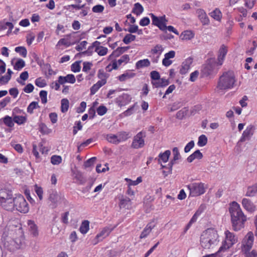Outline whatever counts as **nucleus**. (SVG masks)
<instances>
[{"instance_id":"obj_1","label":"nucleus","mask_w":257,"mask_h":257,"mask_svg":"<svg viewBox=\"0 0 257 257\" xmlns=\"http://www.w3.org/2000/svg\"><path fill=\"white\" fill-rule=\"evenodd\" d=\"M229 211L233 229L236 231L243 228L244 223L246 221V217L243 213L239 205L236 202H232Z\"/></svg>"},{"instance_id":"obj_2","label":"nucleus","mask_w":257,"mask_h":257,"mask_svg":"<svg viewBox=\"0 0 257 257\" xmlns=\"http://www.w3.org/2000/svg\"><path fill=\"white\" fill-rule=\"evenodd\" d=\"M219 242V236L217 230L209 228L203 231L200 236V243L206 249L214 248Z\"/></svg>"},{"instance_id":"obj_3","label":"nucleus","mask_w":257,"mask_h":257,"mask_svg":"<svg viewBox=\"0 0 257 257\" xmlns=\"http://www.w3.org/2000/svg\"><path fill=\"white\" fill-rule=\"evenodd\" d=\"M236 82V79L233 71L224 72L218 79L216 90L217 91H223L231 89L234 87Z\"/></svg>"},{"instance_id":"obj_4","label":"nucleus","mask_w":257,"mask_h":257,"mask_svg":"<svg viewBox=\"0 0 257 257\" xmlns=\"http://www.w3.org/2000/svg\"><path fill=\"white\" fill-rule=\"evenodd\" d=\"M17 231L20 234L19 237L14 238L8 237L4 242L5 248L12 252L21 248L24 243V239L22 234V232L20 227L17 229Z\"/></svg>"},{"instance_id":"obj_5","label":"nucleus","mask_w":257,"mask_h":257,"mask_svg":"<svg viewBox=\"0 0 257 257\" xmlns=\"http://www.w3.org/2000/svg\"><path fill=\"white\" fill-rule=\"evenodd\" d=\"M219 66L215 58H210L207 60L206 63L203 65L201 68V72L204 76H208L213 73H216Z\"/></svg>"},{"instance_id":"obj_6","label":"nucleus","mask_w":257,"mask_h":257,"mask_svg":"<svg viewBox=\"0 0 257 257\" xmlns=\"http://www.w3.org/2000/svg\"><path fill=\"white\" fill-rule=\"evenodd\" d=\"M191 196L196 197L200 196L205 192L207 188L204 183L202 182H194L187 185Z\"/></svg>"},{"instance_id":"obj_7","label":"nucleus","mask_w":257,"mask_h":257,"mask_svg":"<svg viewBox=\"0 0 257 257\" xmlns=\"http://www.w3.org/2000/svg\"><path fill=\"white\" fill-rule=\"evenodd\" d=\"M15 208L22 213H27L29 211L28 204L24 197L19 195L14 198Z\"/></svg>"},{"instance_id":"obj_8","label":"nucleus","mask_w":257,"mask_h":257,"mask_svg":"<svg viewBox=\"0 0 257 257\" xmlns=\"http://www.w3.org/2000/svg\"><path fill=\"white\" fill-rule=\"evenodd\" d=\"M225 234L226 236L225 240L223 243L222 246L220 247L218 252H220L228 249L237 241V238L232 233L227 230L225 231Z\"/></svg>"},{"instance_id":"obj_9","label":"nucleus","mask_w":257,"mask_h":257,"mask_svg":"<svg viewBox=\"0 0 257 257\" xmlns=\"http://www.w3.org/2000/svg\"><path fill=\"white\" fill-rule=\"evenodd\" d=\"M172 152L173 158L170 161L169 163L168 164V166H164L161 164L162 168H166L168 169L167 173H166V171H163V173L165 176H167L168 174H171L172 173L173 166L176 163V161L177 160L181 158V156L177 147H174L172 150Z\"/></svg>"},{"instance_id":"obj_10","label":"nucleus","mask_w":257,"mask_h":257,"mask_svg":"<svg viewBox=\"0 0 257 257\" xmlns=\"http://www.w3.org/2000/svg\"><path fill=\"white\" fill-rule=\"evenodd\" d=\"M153 25L157 26L160 30L163 31L167 30V22L168 20L166 19L165 16L158 17L155 16L153 14H150Z\"/></svg>"},{"instance_id":"obj_11","label":"nucleus","mask_w":257,"mask_h":257,"mask_svg":"<svg viewBox=\"0 0 257 257\" xmlns=\"http://www.w3.org/2000/svg\"><path fill=\"white\" fill-rule=\"evenodd\" d=\"M146 137V133L140 132L136 135L133 139L131 145L132 148L138 149L143 148L145 146L144 138Z\"/></svg>"},{"instance_id":"obj_12","label":"nucleus","mask_w":257,"mask_h":257,"mask_svg":"<svg viewBox=\"0 0 257 257\" xmlns=\"http://www.w3.org/2000/svg\"><path fill=\"white\" fill-rule=\"evenodd\" d=\"M113 230V228L110 227H105L102 229L101 232L97 234L95 237L92 240V243L93 245L96 244L99 241L102 240L103 238L107 236Z\"/></svg>"},{"instance_id":"obj_13","label":"nucleus","mask_w":257,"mask_h":257,"mask_svg":"<svg viewBox=\"0 0 257 257\" xmlns=\"http://www.w3.org/2000/svg\"><path fill=\"white\" fill-rule=\"evenodd\" d=\"M254 236L252 232L249 231L247 233L244 238L243 243V248L244 251L247 252L251 248L253 242Z\"/></svg>"},{"instance_id":"obj_14","label":"nucleus","mask_w":257,"mask_h":257,"mask_svg":"<svg viewBox=\"0 0 257 257\" xmlns=\"http://www.w3.org/2000/svg\"><path fill=\"white\" fill-rule=\"evenodd\" d=\"M255 127L253 125H249L243 131L242 136L239 140L240 142H245L246 140H249L254 134Z\"/></svg>"},{"instance_id":"obj_15","label":"nucleus","mask_w":257,"mask_h":257,"mask_svg":"<svg viewBox=\"0 0 257 257\" xmlns=\"http://www.w3.org/2000/svg\"><path fill=\"white\" fill-rule=\"evenodd\" d=\"M21 110L18 108L14 109L12 113V116L14 119V123H16L19 125L24 124L27 120V118L25 116H21L16 115V113H21Z\"/></svg>"},{"instance_id":"obj_16","label":"nucleus","mask_w":257,"mask_h":257,"mask_svg":"<svg viewBox=\"0 0 257 257\" xmlns=\"http://www.w3.org/2000/svg\"><path fill=\"white\" fill-rule=\"evenodd\" d=\"M196 14L203 25H208L209 24V18L203 9H199L197 10Z\"/></svg>"},{"instance_id":"obj_17","label":"nucleus","mask_w":257,"mask_h":257,"mask_svg":"<svg viewBox=\"0 0 257 257\" xmlns=\"http://www.w3.org/2000/svg\"><path fill=\"white\" fill-rule=\"evenodd\" d=\"M49 199L51 202L53 208L57 206V202L60 199V196L57 191L54 189H51L49 191Z\"/></svg>"},{"instance_id":"obj_18","label":"nucleus","mask_w":257,"mask_h":257,"mask_svg":"<svg viewBox=\"0 0 257 257\" xmlns=\"http://www.w3.org/2000/svg\"><path fill=\"white\" fill-rule=\"evenodd\" d=\"M227 52V49L226 47L224 45H222L219 50L217 61V64L219 66L222 65Z\"/></svg>"},{"instance_id":"obj_19","label":"nucleus","mask_w":257,"mask_h":257,"mask_svg":"<svg viewBox=\"0 0 257 257\" xmlns=\"http://www.w3.org/2000/svg\"><path fill=\"white\" fill-rule=\"evenodd\" d=\"M193 62V59L191 58L186 59L182 64L180 69V73L181 74H186L190 69V65Z\"/></svg>"},{"instance_id":"obj_20","label":"nucleus","mask_w":257,"mask_h":257,"mask_svg":"<svg viewBox=\"0 0 257 257\" xmlns=\"http://www.w3.org/2000/svg\"><path fill=\"white\" fill-rule=\"evenodd\" d=\"M3 207L8 211H13L15 208L14 198H12V196L6 200L5 203L1 204Z\"/></svg>"},{"instance_id":"obj_21","label":"nucleus","mask_w":257,"mask_h":257,"mask_svg":"<svg viewBox=\"0 0 257 257\" xmlns=\"http://www.w3.org/2000/svg\"><path fill=\"white\" fill-rule=\"evenodd\" d=\"M1 120H2L4 123L9 127V128L7 130V131L9 132H11V131L13 130L12 127L14 125V121L13 116L11 117L9 115H6L2 118Z\"/></svg>"},{"instance_id":"obj_22","label":"nucleus","mask_w":257,"mask_h":257,"mask_svg":"<svg viewBox=\"0 0 257 257\" xmlns=\"http://www.w3.org/2000/svg\"><path fill=\"white\" fill-rule=\"evenodd\" d=\"M242 205L245 209L248 211H253L255 209V206L252 202L248 199L243 198L242 200Z\"/></svg>"},{"instance_id":"obj_23","label":"nucleus","mask_w":257,"mask_h":257,"mask_svg":"<svg viewBox=\"0 0 257 257\" xmlns=\"http://www.w3.org/2000/svg\"><path fill=\"white\" fill-rule=\"evenodd\" d=\"M73 178L76 180L75 183L79 184H83L86 182L85 178L83 177L82 174L78 171L73 172Z\"/></svg>"},{"instance_id":"obj_24","label":"nucleus","mask_w":257,"mask_h":257,"mask_svg":"<svg viewBox=\"0 0 257 257\" xmlns=\"http://www.w3.org/2000/svg\"><path fill=\"white\" fill-rule=\"evenodd\" d=\"M119 205L120 207L128 208L131 206V199L127 197L122 196L119 198Z\"/></svg>"},{"instance_id":"obj_25","label":"nucleus","mask_w":257,"mask_h":257,"mask_svg":"<svg viewBox=\"0 0 257 257\" xmlns=\"http://www.w3.org/2000/svg\"><path fill=\"white\" fill-rule=\"evenodd\" d=\"M155 227L152 223H148L146 227L144 229L140 235L141 238H146L151 232L152 230Z\"/></svg>"},{"instance_id":"obj_26","label":"nucleus","mask_w":257,"mask_h":257,"mask_svg":"<svg viewBox=\"0 0 257 257\" xmlns=\"http://www.w3.org/2000/svg\"><path fill=\"white\" fill-rule=\"evenodd\" d=\"M203 158V155L200 151L198 150L195 151L193 154L190 155L187 159L188 162L191 163L195 159L200 160Z\"/></svg>"},{"instance_id":"obj_27","label":"nucleus","mask_w":257,"mask_h":257,"mask_svg":"<svg viewBox=\"0 0 257 257\" xmlns=\"http://www.w3.org/2000/svg\"><path fill=\"white\" fill-rule=\"evenodd\" d=\"M170 155L171 151L170 150H166L165 152L160 153L159 155V163H161V161H162L163 163L167 162Z\"/></svg>"},{"instance_id":"obj_28","label":"nucleus","mask_w":257,"mask_h":257,"mask_svg":"<svg viewBox=\"0 0 257 257\" xmlns=\"http://www.w3.org/2000/svg\"><path fill=\"white\" fill-rule=\"evenodd\" d=\"M29 77L28 72L26 71L21 73L20 77L17 79V81L22 85H25V81Z\"/></svg>"},{"instance_id":"obj_29","label":"nucleus","mask_w":257,"mask_h":257,"mask_svg":"<svg viewBox=\"0 0 257 257\" xmlns=\"http://www.w3.org/2000/svg\"><path fill=\"white\" fill-rule=\"evenodd\" d=\"M257 193V184L247 187L245 195L249 197L254 196Z\"/></svg>"},{"instance_id":"obj_30","label":"nucleus","mask_w":257,"mask_h":257,"mask_svg":"<svg viewBox=\"0 0 257 257\" xmlns=\"http://www.w3.org/2000/svg\"><path fill=\"white\" fill-rule=\"evenodd\" d=\"M163 51H164V48L162 46V45L158 44L151 49V53L153 55L160 56Z\"/></svg>"},{"instance_id":"obj_31","label":"nucleus","mask_w":257,"mask_h":257,"mask_svg":"<svg viewBox=\"0 0 257 257\" xmlns=\"http://www.w3.org/2000/svg\"><path fill=\"white\" fill-rule=\"evenodd\" d=\"M150 65V62L148 59L141 60L136 63V67L137 69L148 67Z\"/></svg>"},{"instance_id":"obj_32","label":"nucleus","mask_w":257,"mask_h":257,"mask_svg":"<svg viewBox=\"0 0 257 257\" xmlns=\"http://www.w3.org/2000/svg\"><path fill=\"white\" fill-rule=\"evenodd\" d=\"M89 229V222L88 220H84L79 228L80 232L82 234L86 233Z\"/></svg>"},{"instance_id":"obj_33","label":"nucleus","mask_w":257,"mask_h":257,"mask_svg":"<svg viewBox=\"0 0 257 257\" xmlns=\"http://www.w3.org/2000/svg\"><path fill=\"white\" fill-rule=\"evenodd\" d=\"M209 15L216 21H220L222 18V15L220 11L218 9H215L213 11L209 13Z\"/></svg>"},{"instance_id":"obj_34","label":"nucleus","mask_w":257,"mask_h":257,"mask_svg":"<svg viewBox=\"0 0 257 257\" xmlns=\"http://www.w3.org/2000/svg\"><path fill=\"white\" fill-rule=\"evenodd\" d=\"M129 48L130 47H118L115 50H114L113 52L112 55L114 56V57H118L121 54L126 52Z\"/></svg>"},{"instance_id":"obj_35","label":"nucleus","mask_w":257,"mask_h":257,"mask_svg":"<svg viewBox=\"0 0 257 257\" xmlns=\"http://www.w3.org/2000/svg\"><path fill=\"white\" fill-rule=\"evenodd\" d=\"M136 75V74L132 72H127L119 76L118 79L120 81H124L127 79L133 78Z\"/></svg>"},{"instance_id":"obj_36","label":"nucleus","mask_w":257,"mask_h":257,"mask_svg":"<svg viewBox=\"0 0 257 257\" xmlns=\"http://www.w3.org/2000/svg\"><path fill=\"white\" fill-rule=\"evenodd\" d=\"M12 196L11 193H8L7 191L2 190L0 192V203H5L6 200Z\"/></svg>"},{"instance_id":"obj_37","label":"nucleus","mask_w":257,"mask_h":257,"mask_svg":"<svg viewBox=\"0 0 257 257\" xmlns=\"http://www.w3.org/2000/svg\"><path fill=\"white\" fill-rule=\"evenodd\" d=\"M97 76L98 78L100 79L101 80L99 81L103 84H105L106 83V78H107V74L104 72L103 70L100 69L98 71Z\"/></svg>"},{"instance_id":"obj_38","label":"nucleus","mask_w":257,"mask_h":257,"mask_svg":"<svg viewBox=\"0 0 257 257\" xmlns=\"http://www.w3.org/2000/svg\"><path fill=\"white\" fill-rule=\"evenodd\" d=\"M106 139L109 143L114 144H119L117 135H113V134H108L106 135Z\"/></svg>"},{"instance_id":"obj_39","label":"nucleus","mask_w":257,"mask_h":257,"mask_svg":"<svg viewBox=\"0 0 257 257\" xmlns=\"http://www.w3.org/2000/svg\"><path fill=\"white\" fill-rule=\"evenodd\" d=\"M61 110L62 112L64 113L68 111L69 102L67 99L63 98L61 101Z\"/></svg>"},{"instance_id":"obj_40","label":"nucleus","mask_w":257,"mask_h":257,"mask_svg":"<svg viewBox=\"0 0 257 257\" xmlns=\"http://www.w3.org/2000/svg\"><path fill=\"white\" fill-rule=\"evenodd\" d=\"M144 8L139 3H136L133 10V13L137 16L140 15L143 12Z\"/></svg>"},{"instance_id":"obj_41","label":"nucleus","mask_w":257,"mask_h":257,"mask_svg":"<svg viewBox=\"0 0 257 257\" xmlns=\"http://www.w3.org/2000/svg\"><path fill=\"white\" fill-rule=\"evenodd\" d=\"M119 143L121 142L125 141L130 137L129 134L125 132H119L117 134Z\"/></svg>"},{"instance_id":"obj_42","label":"nucleus","mask_w":257,"mask_h":257,"mask_svg":"<svg viewBox=\"0 0 257 257\" xmlns=\"http://www.w3.org/2000/svg\"><path fill=\"white\" fill-rule=\"evenodd\" d=\"M25 66V61L22 59H18L14 65V68L17 70H21Z\"/></svg>"},{"instance_id":"obj_43","label":"nucleus","mask_w":257,"mask_h":257,"mask_svg":"<svg viewBox=\"0 0 257 257\" xmlns=\"http://www.w3.org/2000/svg\"><path fill=\"white\" fill-rule=\"evenodd\" d=\"M136 36L131 34H127L123 38L122 41L125 44H128L131 42L134 41L136 39Z\"/></svg>"},{"instance_id":"obj_44","label":"nucleus","mask_w":257,"mask_h":257,"mask_svg":"<svg viewBox=\"0 0 257 257\" xmlns=\"http://www.w3.org/2000/svg\"><path fill=\"white\" fill-rule=\"evenodd\" d=\"M107 48L103 46H97L95 51L97 53L99 56H104L107 54Z\"/></svg>"},{"instance_id":"obj_45","label":"nucleus","mask_w":257,"mask_h":257,"mask_svg":"<svg viewBox=\"0 0 257 257\" xmlns=\"http://www.w3.org/2000/svg\"><path fill=\"white\" fill-rule=\"evenodd\" d=\"M15 51L20 54L23 57H26L27 54V51L25 47L19 46L17 47L15 49Z\"/></svg>"},{"instance_id":"obj_46","label":"nucleus","mask_w":257,"mask_h":257,"mask_svg":"<svg viewBox=\"0 0 257 257\" xmlns=\"http://www.w3.org/2000/svg\"><path fill=\"white\" fill-rule=\"evenodd\" d=\"M7 27L10 28V31H12L14 28L13 24L11 22H0V31L6 30Z\"/></svg>"},{"instance_id":"obj_47","label":"nucleus","mask_w":257,"mask_h":257,"mask_svg":"<svg viewBox=\"0 0 257 257\" xmlns=\"http://www.w3.org/2000/svg\"><path fill=\"white\" fill-rule=\"evenodd\" d=\"M104 84H102L99 81L94 84L90 88V94L91 95L94 94Z\"/></svg>"},{"instance_id":"obj_48","label":"nucleus","mask_w":257,"mask_h":257,"mask_svg":"<svg viewBox=\"0 0 257 257\" xmlns=\"http://www.w3.org/2000/svg\"><path fill=\"white\" fill-rule=\"evenodd\" d=\"M39 130L43 134H48L51 132V130L49 129L47 126L43 123L39 124Z\"/></svg>"},{"instance_id":"obj_49","label":"nucleus","mask_w":257,"mask_h":257,"mask_svg":"<svg viewBox=\"0 0 257 257\" xmlns=\"http://www.w3.org/2000/svg\"><path fill=\"white\" fill-rule=\"evenodd\" d=\"M35 191L38 195L40 200H42L43 198V190L42 187L38 186L37 184L35 186Z\"/></svg>"},{"instance_id":"obj_50","label":"nucleus","mask_w":257,"mask_h":257,"mask_svg":"<svg viewBox=\"0 0 257 257\" xmlns=\"http://www.w3.org/2000/svg\"><path fill=\"white\" fill-rule=\"evenodd\" d=\"M207 143V138L204 135H201L198 138V145L200 147H203Z\"/></svg>"},{"instance_id":"obj_51","label":"nucleus","mask_w":257,"mask_h":257,"mask_svg":"<svg viewBox=\"0 0 257 257\" xmlns=\"http://www.w3.org/2000/svg\"><path fill=\"white\" fill-rule=\"evenodd\" d=\"M62 162V158L59 156L54 155L51 157V162L53 165H58Z\"/></svg>"},{"instance_id":"obj_52","label":"nucleus","mask_w":257,"mask_h":257,"mask_svg":"<svg viewBox=\"0 0 257 257\" xmlns=\"http://www.w3.org/2000/svg\"><path fill=\"white\" fill-rule=\"evenodd\" d=\"M130 60L129 56L127 54L122 56L119 59L117 60L118 65H121L122 63L126 64Z\"/></svg>"},{"instance_id":"obj_53","label":"nucleus","mask_w":257,"mask_h":257,"mask_svg":"<svg viewBox=\"0 0 257 257\" xmlns=\"http://www.w3.org/2000/svg\"><path fill=\"white\" fill-rule=\"evenodd\" d=\"M39 95L42 103L43 104L46 103L47 102V92L45 90H41L40 92Z\"/></svg>"},{"instance_id":"obj_54","label":"nucleus","mask_w":257,"mask_h":257,"mask_svg":"<svg viewBox=\"0 0 257 257\" xmlns=\"http://www.w3.org/2000/svg\"><path fill=\"white\" fill-rule=\"evenodd\" d=\"M193 33L190 31H184L183 33V39L190 40L194 37Z\"/></svg>"},{"instance_id":"obj_55","label":"nucleus","mask_w":257,"mask_h":257,"mask_svg":"<svg viewBox=\"0 0 257 257\" xmlns=\"http://www.w3.org/2000/svg\"><path fill=\"white\" fill-rule=\"evenodd\" d=\"M96 160V157H92L88 160H87L86 162H85L84 166L85 168H88L92 166H93Z\"/></svg>"},{"instance_id":"obj_56","label":"nucleus","mask_w":257,"mask_h":257,"mask_svg":"<svg viewBox=\"0 0 257 257\" xmlns=\"http://www.w3.org/2000/svg\"><path fill=\"white\" fill-rule=\"evenodd\" d=\"M35 84L40 87H44L46 85V82L45 79L40 77L35 80Z\"/></svg>"},{"instance_id":"obj_57","label":"nucleus","mask_w":257,"mask_h":257,"mask_svg":"<svg viewBox=\"0 0 257 257\" xmlns=\"http://www.w3.org/2000/svg\"><path fill=\"white\" fill-rule=\"evenodd\" d=\"M80 62H75L72 64L71 68V70L74 72H78L80 71L81 66L79 64Z\"/></svg>"},{"instance_id":"obj_58","label":"nucleus","mask_w":257,"mask_h":257,"mask_svg":"<svg viewBox=\"0 0 257 257\" xmlns=\"http://www.w3.org/2000/svg\"><path fill=\"white\" fill-rule=\"evenodd\" d=\"M104 7L102 5H97L94 6L92 8V10L93 12H94V13H102L104 11Z\"/></svg>"},{"instance_id":"obj_59","label":"nucleus","mask_w":257,"mask_h":257,"mask_svg":"<svg viewBox=\"0 0 257 257\" xmlns=\"http://www.w3.org/2000/svg\"><path fill=\"white\" fill-rule=\"evenodd\" d=\"M82 71L84 72L87 73L89 70H90L91 67L92 66V64L89 62H84L83 63Z\"/></svg>"},{"instance_id":"obj_60","label":"nucleus","mask_w":257,"mask_h":257,"mask_svg":"<svg viewBox=\"0 0 257 257\" xmlns=\"http://www.w3.org/2000/svg\"><path fill=\"white\" fill-rule=\"evenodd\" d=\"M107 108L105 106L100 105L97 109V112L99 115H103L107 112Z\"/></svg>"},{"instance_id":"obj_61","label":"nucleus","mask_w":257,"mask_h":257,"mask_svg":"<svg viewBox=\"0 0 257 257\" xmlns=\"http://www.w3.org/2000/svg\"><path fill=\"white\" fill-rule=\"evenodd\" d=\"M11 79V78L6 75L4 76H1V75H0V84L1 85L6 84L9 82Z\"/></svg>"},{"instance_id":"obj_62","label":"nucleus","mask_w":257,"mask_h":257,"mask_svg":"<svg viewBox=\"0 0 257 257\" xmlns=\"http://www.w3.org/2000/svg\"><path fill=\"white\" fill-rule=\"evenodd\" d=\"M74 44V43H71L69 41H68L64 38L61 39L58 43V45H62L66 46L67 47L70 46V45H72Z\"/></svg>"},{"instance_id":"obj_63","label":"nucleus","mask_w":257,"mask_h":257,"mask_svg":"<svg viewBox=\"0 0 257 257\" xmlns=\"http://www.w3.org/2000/svg\"><path fill=\"white\" fill-rule=\"evenodd\" d=\"M150 74L152 81L159 80L160 79V74L157 71H152Z\"/></svg>"},{"instance_id":"obj_64","label":"nucleus","mask_w":257,"mask_h":257,"mask_svg":"<svg viewBox=\"0 0 257 257\" xmlns=\"http://www.w3.org/2000/svg\"><path fill=\"white\" fill-rule=\"evenodd\" d=\"M67 82L73 84L76 81V79L73 74H68L65 76Z\"/></svg>"}]
</instances>
